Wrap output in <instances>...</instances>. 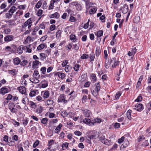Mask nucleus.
I'll use <instances>...</instances> for the list:
<instances>
[{"mask_svg": "<svg viewBox=\"0 0 151 151\" xmlns=\"http://www.w3.org/2000/svg\"><path fill=\"white\" fill-rule=\"evenodd\" d=\"M15 105L14 103H10L9 104V108L11 112L12 113L15 112V109L14 108Z\"/></svg>", "mask_w": 151, "mask_h": 151, "instance_id": "10", "label": "nucleus"}, {"mask_svg": "<svg viewBox=\"0 0 151 151\" xmlns=\"http://www.w3.org/2000/svg\"><path fill=\"white\" fill-rule=\"evenodd\" d=\"M32 19L31 18L27 20L25 22L23 25H22V27L23 29H25L27 26L32 23Z\"/></svg>", "mask_w": 151, "mask_h": 151, "instance_id": "11", "label": "nucleus"}, {"mask_svg": "<svg viewBox=\"0 0 151 151\" xmlns=\"http://www.w3.org/2000/svg\"><path fill=\"white\" fill-rule=\"evenodd\" d=\"M33 77L34 78H38L40 77V75L39 74L38 71L37 70H35L33 75Z\"/></svg>", "mask_w": 151, "mask_h": 151, "instance_id": "17", "label": "nucleus"}, {"mask_svg": "<svg viewBox=\"0 0 151 151\" xmlns=\"http://www.w3.org/2000/svg\"><path fill=\"white\" fill-rule=\"evenodd\" d=\"M97 10L96 7L91 9L89 11V14H94L96 12Z\"/></svg>", "mask_w": 151, "mask_h": 151, "instance_id": "25", "label": "nucleus"}, {"mask_svg": "<svg viewBox=\"0 0 151 151\" xmlns=\"http://www.w3.org/2000/svg\"><path fill=\"white\" fill-rule=\"evenodd\" d=\"M69 20L71 22H75L76 20V19L74 17L71 16L70 17Z\"/></svg>", "mask_w": 151, "mask_h": 151, "instance_id": "58", "label": "nucleus"}, {"mask_svg": "<svg viewBox=\"0 0 151 151\" xmlns=\"http://www.w3.org/2000/svg\"><path fill=\"white\" fill-rule=\"evenodd\" d=\"M65 47L66 50L69 51L72 47V45L71 43H69L68 45H67Z\"/></svg>", "mask_w": 151, "mask_h": 151, "instance_id": "37", "label": "nucleus"}, {"mask_svg": "<svg viewBox=\"0 0 151 151\" xmlns=\"http://www.w3.org/2000/svg\"><path fill=\"white\" fill-rule=\"evenodd\" d=\"M11 47L12 48V51L14 52L17 50V46L14 45H12Z\"/></svg>", "mask_w": 151, "mask_h": 151, "instance_id": "46", "label": "nucleus"}, {"mask_svg": "<svg viewBox=\"0 0 151 151\" xmlns=\"http://www.w3.org/2000/svg\"><path fill=\"white\" fill-rule=\"evenodd\" d=\"M132 112V110L129 109L127 111V117L129 120H131V114Z\"/></svg>", "mask_w": 151, "mask_h": 151, "instance_id": "27", "label": "nucleus"}, {"mask_svg": "<svg viewBox=\"0 0 151 151\" xmlns=\"http://www.w3.org/2000/svg\"><path fill=\"white\" fill-rule=\"evenodd\" d=\"M46 103L47 105H52L53 103V101L51 99H50L46 101Z\"/></svg>", "mask_w": 151, "mask_h": 151, "instance_id": "31", "label": "nucleus"}, {"mask_svg": "<svg viewBox=\"0 0 151 151\" xmlns=\"http://www.w3.org/2000/svg\"><path fill=\"white\" fill-rule=\"evenodd\" d=\"M47 35H45L42 37L40 39V41H44L45 40H46V39L47 38Z\"/></svg>", "mask_w": 151, "mask_h": 151, "instance_id": "64", "label": "nucleus"}, {"mask_svg": "<svg viewBox=\"0 0 151 151\" xmlns=\"http://www.w3.org/2000/svg\"><path fill=\"white\" fill-rule=\"evenodd\" d=\"M68 60H64L62 63V67H64L66 65L68 64Z\"/></svg>", "mask_w": 151, "mask_h": 151, "instance_id": "57", "label": "nucleus"}, {"mask_svg": "<svg viewBox=\"0 0 151 151\" xmlns=\"http://www.w3.org/2000/svg\"><path fill=\"white\" fill-rule=\"evenodd\" d=\"M13 62L14 65H18L20 64L21 60L18 58L17 57L13 59Z\"/></svg>", "mask_w": 151, "mask_h": 151, "instance_id": "19", "label": "nucleus"}, {"mask_svg": "<svg viewBox=\"0 0 151 151\" xmlns=\"http://www.w3.org/2000/svg\"><path fill=\"white\" fill-rule=\"evenodd\" d=\"M61 31L60 30H58L56 32V37L57 38H59V37L61 35Z\"/></svg>", "mask_w": 151, "mask_h": 151, "instance_id": "39", "label": "nucleus"}, {"mask_svg": "<svg viewBox=\"0 0 151 151\" xmlns=\"http://www.w3.org/2000/svg\"><path fill=\"white\" fill-rule=\"evenodd\" d=\"M43 94L42 97L44 99L48 98L50 96L49 92L48 91H42L41 92V94Z\"/></svg>", "mask_w": 151, "mask_h": 151, "instance_id": "15", "label": "nucleus"}, {"mask_svg": "<svg viewBox=\"0 0 151 151\" xmlns=\"http://www.w3.org/2000/svg\"><path fill=\"white\" fill-rule=\"evenodd\" d=\"M38 78H34L30 79V81L33 83H37L39 82V80L38 79Z\"/></svg>", "mask_w": 151, "mask_h": 151, "instance_id": "29", "label": "nucleus"}, {"mask_svg": "<svg viewBox=\"0 0 151 151\" xmlns=\"http://www.w3.org/2000/svg\"><path fill=\"white\" fill-rule=\"evenodd\" d=\"M62 124L60 123L55 129V132L58 134L59 132L60 131L61 128L62 127Z\"/></svg>", "mask_w": 151, "mask_h": 151, "instance_id": "20", "label": "nucleus"}, {"mask_svg": "<svg viewBox=\"0 0 151 151\" xmlns=\"http://www.w3.org/2000/svg\"><path fill=\"white\" fill-rule=\"evenodd\" d=\"M42 110L43 107L41 106H39L37 108L36 112L38 114L42 112Z\"/></svg>", "mask_w": 151, "mask_h": 151, "instance_id": "32", "label": "nucleus"}, {"mask_svg": "<svg viewBox=\"0 0 151 151\" xmlns=\"http://www.w3.org/2000/svg\"><path fill=\"white\" fill-rule=\"evenodd\" d=\"M29 105L30 106L33 108H35L36 107V104L32 101H30Z\"/></svg>", "mask_w": 151, "mask_h": 151, "instance_id": "45", "label": "nucleus"}, {"mask_svg": "<svg viewBox=\"0 0 151 151\" xmlns=\"http://www.w3.org/2000/svg\"><path fill=\"white\" fill-rule=\"evenodd\" d=\"M60 15L57 12H55L53 14H50L49 16L50 18H53L54 17L58 19Z\"/></svg>", "mask_w": 151, "mask_h": 151, "instance_id": "16", "label": "nucleus"}, {"mask_svg": "<svg viewBox=\"0 0 151 151\" xmlns=\"http://www.w3.org/2000/svg\"><path fill=\"white\" fill-rule=\"evenodd\" d=\"M82 111L86 117H89L92 115L91 113L90 110L85 109Z\"/></svg>", "mask_w": 151, "mask_h": 151, "instance_id": "9", "label": "nucleus"}, {"mask_svg": "<svg viewBox=\"0 0 151 151\" xmlns=\"http://www.w3.org/2000/svg\"><path fill=\"white\" fill-rule=\"evenodd\" d=\"M48 121V119L47 118H43L41 119V122L42 123L46 124Z\"/></svg>", "mask_w": 151, "mask_h": 151, "instance_id": "38", "label": "nucleus"}, {"mask_svg": "<svg viewBox=\"0 0 151 151\" xmlns=\"http://www.w3.org/2000/svg\"><path fill=\"white\" fill-rule=\"evenodd\" d=\"M142 96H139L137 97V98L135 100V101L139 102V101H142Z\"/></svg>", "mask_w": 151, "mask_h": 151, "instance_id": "59", "label": "nucleus"}, {"mask_svg": "<svg viewBox=\"0 0 151 151\" xmlns=\"http://www.w3.org/2000/svg\"><path fill=\"white\" fill-rule=\"evenodd\" d=\"M70 39L73 41H76V36L75 35H71L70 36Z\"/></svg>", "mask_w": 151, "mask_h": 151, "instance_id": "40", "label": "nucleus"}, {"mask_svg": "<svg viewBox=\"0 0 151 151\" xmlns=\"http://www.w3.org/2000/svg\"><path fill=\"white\" fill-rule=\"evenodd\" d=\"M18 90L19 92L22 94H24L25 95H27V93H26V88L24 86H21L18 87Z\"/></svg>", "mask_w": 151, "mask_h": 151, "instance_id": "12", "label": "nucleus"}, {"mask_svg": "<svg viewBox=\"0 0 151 151\" xmlns=\"http://www.w3.org/2000/svg\"><path fill=\"white\" fill-rule=\"evenodd\" d=\"M68 143L67 142L64 143L62 146V148H63V149L64 150L66 149L68 147Z\"/></svg>", "mask_w": 151, "mask_h": 151, "instance_id": "52", "label": "nucleus"}, {"mask_svg": "<svg viewBox=\"0 0 151 151\" xmlns=\"http://www.w3.org/2000/svg\"><path fill=\"white\" fill-rule=\"evenodd\" d=\"M37 91V90H31L29 94V96L31 97L35 96L36 94V92Z\"/></svg>", "mask_w": 151, "mask_h": 151, "instance_id": "23", "label": "nucleus"}, {"mask_svg": "<svg viewBox=\"0 0 151 151\" xmlns=\"http://www.w3.org/2000/svg\"><path fill=\"white\" fill-rule=\"evenodd\" d=\"M101 50L99 47H97L96 50V56L98 57L101 53Z\"/></svg>", "mask_w": 151, "mask_h": 151, "instance_id": "24", "label": "nucleus"}, {"mask_svg": "<svg viewBox=\"0 0 151 151\" xmlns=\"http://www.w3.org/2000/svg\"><path fill=\"white\" fill-rule=\"evenodd\" d=\"M75 134L78 136H81L82 134V133L78 131H76L74 132Z\"/></svg>", "mask_w": 151, "mask_h": 151, "instance_id": "61", "label": "nucleus"}, {"mask_svg": "<svg viewBox=\"0 0 151 151\" xmlns=\"http://www.w3.org/2000/svg\"><path fill=\"white\" fill-rule=\"evenodd\" d=\"M143 106L141 104H137L135 106L134 109L136 110L137 111H141L143 109Z\"/></svg>", "mask_w": 151, "mask_h": 151, "instance_id": "7", "label": "nucleus"}, {"mask_svg": "<svg viewBox=\"0 0 151 151\" xmlns=\"http://www.w3.org/2000/svg\"><path fill=\"white\" fill-rule=\"evenodd\" d=\"M28 63V61L26 60H24L20 62V65H21L24 66L26 65Z\"/></svg>", "mask_w": 151, "mask_h": 151, "instance_id": "36", "label": "nucleus"}, {"mask_svg": "<svg viewBox=\"0 0 151 151\" xmlns=\"http://www.w3.org/2000/svg\"><path fill=\"white\" fill-rule=\"evenodd\" d=\"M40 62L38 60H35L33 61L32 63V65L34 68H37V66L39 64Z\"/></svg>", "mask_w": 151, "mask_h": 151, "instance_id": "26", "label": "nucleus"}, {"mask_svg": "<svg viewBox=\"0 0 151 151\" xmlns=\"http://www.w3.org/2000/svg\"><path fill=\"white\" fill-rule=\"evenodd\" d=\"M8 72L9 73L13 76H15L17 74V73L16 71V70L15 69H13L12 70H9Z\"/></svg>", "mask_w": 151, "mask_h": 151, "instance_id": "33", "label": "nucleus"}, {"mask_svg": "<svg viewBox=\"0 0 151 151\" xmlns=\"http://www.w3.org/2000/svg\"><path fill=\"white\" fill-rule=\"evenodd\" d=\"M89 58V55L88 54H83L81 57V58L82 59H87Z\"/></svg>", "mask_w": 151, "mask_h": 151, "instance_id": "43", "label": "nucleus"}, {"mask_svg": "<svg viewBox=\"0 0 151 151\" xmlns=\"http://www.w3.org/2000/svg\"><path fill=\"white\" fill-rule=\"evenodd\" d=\"M111 61L110 62L109 61L106 60L105 63V66L106 68L108 69L110 66Z\"/></svg>", "mask_w": 151, "mask_h": 151, "instance_id": "30", "label": "nucleus"}, {"mask_svg": "<svg viewBox=\"0 0 151 151\" xmlns=\"http://www.w3.org/2000/svg\"><path fill=\"white\" fill-rule=\"evenodd\" d=\"M124 139V136L122 137L121 138L119 139L118 140V142L119 143H121L122 142Z\"/></svg>", "mask_w": 151, "mask_h": 151, "instance_id": "62", "label": "nucleus"}, {"mask_svg": "<svg viewBox=\"0 0 151 151\" xmlns=\"http://www.w3.org/2000/svg\"><path fill=\"white\" fill-rule=\"evenodd\" d=\"M41 83H43L42 84L41 87L43 88H45L47 87L48 85V82L46 81H42Z\"/></svg>", "mask_w": 151, "mask_h": 151, "instance_id": "22", "label": "nucleus"}, {"mask_svg": "<svg viewBox=\"0 0 151 151\" xmlns=\"http://www.w3.org/2000/svg\"><path fill=\"white\" fill-rule=\"evenodd\" d=\"M124 10H126L125 13H127L128 10V7L127 5L125 4L124 5V8L122 10V12H124Z\"/></svg>", "mask_w": 151, "mask_h": 151, "instance_id": "41", "label": "nucleus"}, {"mask_svg": "<svg viewBox=\"0 0 151 151\" xmlns=\"http://www.w3.org/2000/svg\"><path fill=\"white\" fill-rule=\"evenodd\" d=\"M45 47V45L44 44H41L39 45L37 47V49L38 50H40L43 49Z\"/></svg>", "mask_w": 151, "mask_h": 151, "instance_id": "42", "label": "nucleus"}, {"mask_svg": "<svg viewBox=\"0 0 151 151\" xmlns=\"http://www.w3.org/2000/svg\"><path fill=\"white\" fill-rule=\"evenodd\" d=\"M143 143L142 145L144 146H147L149 145V143L148 142L147 140H144L143 142H142Z\"/></svg>", "mask_w": 151, "mask_h": 151, "instance_id": "56", "label": "nucleus"}, {"mask_svg": "<svg viewBox=\"0 0 151 151\" xmlns=\"http://www.w3.org/2000/svg\"><path fill=\"white\" fill-rule=\"evenodd\" d=\"M50 30L52 31L55 30V26L54 24H52L51 25L50 27Z\"/></svg>", "mask_w": 151, "mask_h": 151, "instance_id": "60", "label": "nucleus"}, {"mask_svg": "<svg viewBox=\"0 0 151 151\" xmlns=\"http://www.w3.org/2000/svg\"><path fill=\"white\" fill-rule=\"evenodd\" d=\"M111 63H113V64L112 65V67L113 68H116V66L119 65V64L120 62L117 60L116 58H112L111 60Z\"/></svg>", "mask_w": 151, "mask_h": 151, "instance_id": "5", "label": "nucleus"}, {"mask_svg": "<svg viewBox=\"0 0 151 151\" xmlns=\"http://www.w3.org/2000/svg\"><path fill=\"white\" fill-rule=\"evenodd\" d=\"M14 37L11 35H9L6 36L4 38V41L6 42H9L13 40Z\"/></svg>", "mask_w": 151, "mask_h": 151, "instance_id": "14", "label": "nucleus"}, {"mask_svg": "<svg viewBox=\"0 0 151 151\" xmlns=\"http://www.w3.org/2000/svg\"><path fill=\"white\" fill-rule=\"evenodd\" d=\"M83 122L84 123L89 125H94V122L91 121L90 119L88 118H86L83 120Z\"/></svg>", "mask_w": 151, "mask_h": 151, "instance_id": "8", "label": "nucleus"}, {"mask_svg": "<svg viewBox=\"0 0 151 151\" xmlns=\"http://www.w3.org/2000/svg\"><path fill=\"white\" fill-rule=\"evenodd\" d=\"M17 10V8L15 6H12L11 7L9 11V12L12 15Z\"/></svg>", "mask_w": 151, "mask_h": 151, "instance_id": "18", "label": "nucleus"}, {"mask_svg": "<svg viewBox=\"0 0 151 151\" xmlns=\"http://www.w3.org/2000/svg\"><path fill=\"white\" fill-rule=\"evenodd\" d=\"M99 140L103 144L108 145H110L111 144V141L105 138V136L102 135L100 137Z\"/></svg>", "mask_w": 151, "mask_h": 151, "instance_id": "2", "label": "nucleus"}, {"mask_svg": "<svg viewBox=\"0 0 151 151\" xmlns=\"http://www.w3.org/2000/svg\"><path fill=\"white\" fill-rule=\"evenodd\" d=\"M11 32V29L9 28L5 29L4 30V32L6 34H8Z\"/></svg>", "mask_w": 151, "mask_h": 151, "instance_id": "48", "label": "nucleus"}, {"mask_svg": "<svg viewBox=\"0 0 151 151\" xmlns=\"http://www.w3.org/2000/svg\"><path fill=\"white\" fill-rule=\"evenodd\" d=\"M46 68L44 67H42L40 69V71L42 72V73L45 74L46 72Z\"/></svg>", "mask_w": 151, "mask_h": 151, "instance_id": "50", "label": "nucleus"}, {"mask_svg": "<svg viewBox=\"0 0 151 151\" xmlns=\"http://www.w3.org/2000/svg\"><path fill=\"white\" fill-rule=\"evenodd\" d=\"M42 4V2L40 1H39L36 5L35 7L37 8H39L41 6Z\"/></svg>", "mask_w": 151, "mask_h": 151, "instance_id": "53", "label": "nucleus"}, {"mask_svg": "<svg viewBox=\"0 0 151 151\" xmlns=\"http://www.w3.org/2000/svg\"><path fill=\"white\" fill-rule=\"evenodd\" d=\"M39 144V141L38 140H36L35 142L34 143L33 147L34 148H35L37 147L38 145Z\"/></svg>", "mask_w": 151, "mask_h": 151, "instance_id": "47", "label": "nucleus"}, {"mask_svg": "<svg viewBox=\"0 0 151 151\" xmlns=\"http://www.w3.org/2000/svg\"><path fill=\"white\" fill-rule=\"evenodd\" d=\"M27 50V47L24 45H20L17 48V51L18 54H21L23 51H25Z\"/></svg>", "mask_w": 151, "mask_h": 151, "instance_id": "4", "label": "nucleus"}, {"mask_svg": "<svg viewBox=\"0 0 151 151\" xmlns=\"http://www.w3.org/2000/svg\"><path fill=\"white\" fill-rule=\"evenodd\" d=\"M8 88L4 87H3L1 89V94H5L8 92Z\"/></svg>", "mask_w": 151, "mask_h": 151, "instance_id": "21", "label": "nucleus"}, {"mask_svg": "<svg viewBox=\"0 0 151 151\" xmlns=\"http://www.w3.org/2000/svg\"><path fill=\"white\" fill-rule=\"evenodd\" d=\"M55 76H58L59 78L62 80H63L66 76L65 74L61 72H58L55 73L54 74Z\"/></svg>", "mask_w": 151, "mask_h": 151, "instance_id": "6", "label": "nucleus"}, {"mask_svg": "<svg viewBox=\"0 0 151 151\" xmlns=\"http://www.w3.org/2000/svg\"><path fill=\"white\" fill-rule=\"evenodd\" d=\"M140 20V17L139 16H137L135 17L134 19V23H138Z\"/></svg>", "mask_w": 151, "mask_h": 151, "instance_id": "35", "label": "nucleus"}, {"mask_svg": "<svg viewBox=\"0 0 151 151\" xmlns=\"http://www.w3.org/2000/svg\"><path fill=\"white\" fill-rule=\"evenodd\" d=\"M31 40V38L30 37L28 36L26 38L25 40V42L27 43L29 41H30Z\"/></svg>", "mask_w": 151, "mask_h": 151, "instance_id": "63", "label": "nucleus"}, {"mask_svg": "<svg viewBox=\"0 0 151 151\" xmlns=\"http://www.w3.org/2000/svg\"><path fill=\"white\" fill-rule=\"evenodd\" d=\"M122 92L121 91L117 92L115 96V98L116 99H119V97L121 95Z\"/></svg>", "mask_w": 151, "mask_h": 151, "instance_id": "44", "label": "nucleus"}, {"mask_svg": "<svg viewBox=\"0 0 151 151\" xmlns=\"http://www.w3.org/2000/svg\"><path fill=\"white\" fill-rule=\"evenodd\" d=\"M79 68L80 65L78 64H76L73 68L75 70L78 71L79 70Z\"/></svg>", "mask_w": 151, "mask_h": 151, "instance_id": "49", "label": "nucleus"}, {"mask_svg": "<svg viewBox=\"0 0 151 151\" xmlns=\"http://www.w3.org/2000/svg\"><path fill=\"white\" fill-rule=\"evenodd\" d=\"M145 138V137L143 136H140L139 137V138L138 139V141L139 142H140L141 141L142 142L144 141Z\"/></svg>", "mask_w": 151, "mask_h": 151, "instance_id": "55", "label": "nucleus"}, {"mask_svg": "<svg viewBox=\"0 0 151 151\" xmlns=\"http://www.w3.org/2000/svg\"><path fill=\"white\" fill-rule=\"evenodd\" d=\"M71 96H70L69 99L68 100V101L69 100H70L71 98ZM65 96L64 94H60L58 98V102H61L63 103H67V101L65 99Z\"/></svg>", "mask_w": 151, "mask_h": 151, "instance_id": "3", "label": "nucleus"}, {"mask_svg": "<svg viewBox=\"0 0 151 151\" xmlns=\"http://www.w3.org/2000/svg\"><path fill=\"white\" fill-rule=\"evenodd\" d=\"M22 121L23 125L26 126L27 124L28 123V120L27 118H26L25 119L23 120Z\"/></svg>", "mask_w": 151, "mask_h": 151, "instance_id": "54", "label": "nucleus"}, {"mask_svg": "<svg viewBox=\"0 0 151 151\" xmlns=\"http://www.w3.org/2000/svg\"><path fill=\"white\" fill-rule=\"evenodd\" d=\"M95 58V55L93 53L90 54L89 55L90 62H91L92 61H93L94 60Z\"/></svg>", "mask_w": 151, "mask_h": 151, "instance_id": "28", "label": "nucleus"}, {"mask_svg": "<svg viewBox=\"0 0 151 151\" xmlns=\"http://www.w3.org/2000/svg\"><path fill=\"white\" fill-rule=\"evenodd\" d=\"M72 5L75 6L76 8V9L78 11H80L81 10L82 7L81 4H79L77 2H73L72 3Z\"/></svg>", "mask_w": 151, "mask_h": 151, "instance_id": "13", "label": "nucleus"}, {"mask_svg": "<svg viewBox=\"0 0 151 151\" xmlns=\"http://www.w3.org/2000/svg\"><path fill=\"white\" fill-rule=\"evenodd\" d=\"M103 31L102 30H99L97 32L96 35L98 37H100L103 35Z\"/></svg>", "mask_w": 151, "mask_h": 151, "instance_id": "34", "label": "nucleus"}, {"mask_svg": "<svg viewBox=\"0 0 151 151\" xmlns=\"http://www.w3.org/2000/svg\"><path fill=\"white\" fill-rule=\"evenodd\" d=\"M101 86L99 82H97L95 84V86L92 87L91 88V91L92 95L95 97L96 96L100 89Z\"/></svg>", "mask_w": 151, "mask_h": 151, "instance_id": "1", "label": "nucleus"}, {"mask_svg": "<svg viewBox=\"0 0 151 151\" xmlns=\"http://www.w3.org/2000/svg\"><path fill=\"white\" fill-rule=\"evenodd\" d=\"M91 77H92V79L93 81H96L97 80V78L96 77V75L94 73H93L92 74L91 76Z\"/></svg>", "mask_w": 151, "mask_h": 151, "instance_id": "51", "label": "nucleus"}]
</instances>
